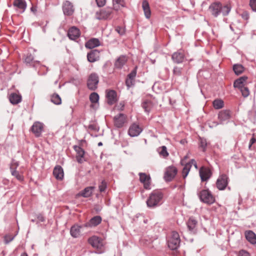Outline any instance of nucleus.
Wrapping results in <instances>:
<instances>
[{"mask_svg": "<svg viewBox=\"0 0 256 256\" xmlns=\"http://www.w3.org/2000/svg\"><path fill=\"white\" fill-rule=\"evenodd\" d=\"M200 146L202 148L203 151H205L208 145L206 139L204 138H200Z\"/></svg>", "mask_w": 256, "mask_h": 256, "instance_id": "obj_45", "label": "nucleus"}, {"mask_svg": "<svg viewBox=\"0 0 256 256\" xmlns=\"http://www.w3.org/2000/svg\"><path fill=\"white\" fill-rule=\"evenodd\" d=\"M113 8L115 10H118L126 6L124 0H112Z\"/></svg>", "mask_w": 256, "mask_h": 256, "instance_id": "obj_34", "label": "nucleus"}, {"mask_svg": "<svg viewBox=\"0 0 256 256\" xmlns=\"http://www.w3.org/2000/svg\"><path fill=\"white\" fill-rule=\"evenodd\" d=\"M106 98L108 103L110 104H113L116 100V93L114 90H110L106 92Z\"/></svg>", "mask_w": 256, "mask_h": 256, "instance_id": "obj_22", "label": "nucleus"}, {"mask_svg": "<svg viewBox=\"0 0 256 256\" xmlns=\"http://www.w3.org/2000/svg\"><path fill=\"white\" fill-rule=\"evenodd\" d=\"M160 154L164 158L168 156V153L167 152V149L166 146H162L161 147V150L160 152Z\"/></svg>", "mask_w": 256, "mask_h": 256, "instance_id": "obj_47", "label": "nucleus"}, {"mask_svg": "<svg viewBox=\"0 0 256 256\" xmlns=\"http://www.w3.org/2000/svg\"><path fill=\"white\" fill-rule=\"evenodd\" d=\"M90 100L92 103H96L99 100V96L96 92H92L90 96Z\"/></svg>", "mask_w": 256, "mask_h": 256, "instance_id": "obj_43", "label": "nucleus"}, {"mask_svg": "<svg viewBox=\"0 0 256 256\" xmlns=\"http://www.w3.org/2000/svg\"><path fill=\"white\" fill-rule=\"evenodd\" d=\"M126 120V116L123 114H120L116 116L114 118V124L117 128H122Z\"/></svg>", "mask_w": 256, "mask_h": 256, "instance_id": "obj_15", "label": "nucleus"}, {"mask_svg": "<svg viewBox=\"0 0 256 256\" xmlns=\"http://www.w3.org/2000/svg\"><path fill=\"white\" fill-rule=\"evenodd\" d=\"M102 145V142H100L98 143V146H101Z\"/></svg>", "mask_w": 256, "mask_h": 256, "instance_id": "obj_63", "label": "nucleus"}, {"mask_svg": "<svg viewBox=\"0 0 256 256\" xmlns=\"http://www.w3.org/2000/svg\"><path fill=\"white\" fill-rule=\"evenodd\" d=\"M188 164H190L191 166L192 164H193L194 166L195 167V168H198L197 164L194 160V159L191 160L190 162H188Z\"/></svg>", "mask_w": 256, "mask_h": 256, "instance_id": "obj_58", "label": "nucleus"}, {"mask_svg": "<svg viewBox=\"0 0 256 256\" xmlns=\"http://www.w3.org/2000/svg\"><path fill=\"white\" fill-rule=\"evenodd\" d=\"M43 128V124L39 122H36L34 123L31 127V130L34 134L36 136L39 137L41 135Z\"/></svg>", "mask_w": 256, "mask_h": 256, "instance_id": "obj_11", "label": "nucleus"}, {"mask_svg": "<svg viewBox=\"0 0 256 256\" xmlns=\"http://www.w3.org/2000/svg\"><path fill=\"white\" fill-rule=\"evenodd\" d=\"M21 256H28V255L24 253V254H22Z\"/></svg>", "mask_w": 256, "mask_h": 256, "instance_id": "obj_64", "label": "nucleus"}, {"mask_svg": "<svg viewBox=\"0 0 256 256\" xmlns=\"http://www.w3.org/2000/svg\"><path fill=\"white\" fill-rule=\"evenodd\" d=\"M13 6L18 12L23 13L26 8V4L24 0H14Z\"/></svg>", "mask_w": 256, "mask_h": 256, "instance_id": "obj_10", "label": "nucleus"}, {"mask_svg": "<svg viewBox=\"0 0 256 256\" xmlns=\"http://www.w3.org/2000/svg\"><path fill=\"white\" fill-rule=\"evenodd\" d=\"M139 176L140 182L144 184V188L147 190L150 189V176H148L145 173L142 172H140Z\"/></svg>", "mask_w": 256, "mask_h": 256, "instance_id": "obj_18", "label": "nucleus"}, {"mask_svg": "<svg viewBox=\"0 0 256 256\" xmlns=\"http://www.w3.org/2000/svg\"><path fill=\"white\" fill-rule=\"evenodd\" d=\"M256 139L254 137H252L250 140V144H249V146H248L250 149V148L256 142Z\"/></svg>", "mask_w": 256, "mask_h": 256, "instance_id": "obj_57", "label": "nucleus"}, {"mask_svg": "<svg viewBox=\"0 0 256 256\" xmlns=\"http://www.w3.org/2000/svg\"><path fill=\"white\" fill-rule=\"evenodd\" d=\"M88 128L92 130H94L95 131H98V128L96 124H90L88 126Z\"/></svg>", "mask_w": 256, "mask_h": 256, "instance_id": "obj_56", "label": "nucleus"}, {"mask_svg": "<svg viewBox=\"0 0 256 256\" xmlns=\"http://www.w3.org/2000/svg\"><path fill=\"white\" fill-rule=\"evenodd\" d=\"M250 6L252 10L256 12V0H250Z\"/></svg>", "mask_w": 256, "mask_h": 256, "instance_id": "obj_48", "label": "nucleus"}, {"mask_svg": "<svg viewBox=\"0 0 256 256\" xmlns=\"http://www.w3.org/2000/svg\"><path fill=\"white\" fill-rule=\"evenodd\" d=\"M10 171L12 174L15 176L17 180H18L19 181L23 180V176L20 174L18 172L16 171V170H13V168H12Z\"/></svg>", "mask_w": 256, "mask_h": 256, "instance_id": "obj_41", "label": "nucleus"}, {"mask_svg": "<svg viewBox=\"0 0 256 256\" xmlns=\"http://www.w3.org/2000/svg\"><path fill=\"white\" fill-rule=\"evenodd\" d=\"M172 58L175 63H182L184 58V53L181 52H175L172 54Z\"/></svg>", "mask_w": 256, "mask_h": 256, "instance_id": "obj_25", "label": "nucleus"}, {"mask_svg": "<svg viewBox=\"0 0 256 256\" xmlns=\"http://www.w3.org/2000/svg\"><path fill=\"white\" fill-rule=\"evenodd\" d=\"M197 221L193 218H190L187 222V226L190 232L192 234H196V232Z\"/></svg>", "mask_w": 256, "mask_h": 256, "instance_id": "obj_27", "label": "nucleus"}, {"mask_svg": "<svg viewBox=\"0 0 256 256\" xmlns=\"http://www.w3.org/2000/svg\"><path fill=\"white\" fill-rule=\"evenodd\" d=\"M233 70L236 75H239L244 72V68L242 64H235L233 66Z\"/></svg>", "mask_w": 256, "mask_h": 256, "instance_id": "obj_38", "label": "nucleus"}, {"mask_svg": "<svg viewBox=\"0 0 256 256\" xmlns=\"http://www.w3.org/2000/svg\"><path fill=\"white\" fill-rule=\"evenodd\" d=\"M177 173V169L174 166H169L166 170L164 178L166 182L171 181Z\"/></svg>", "mask_w": 256, "mask_h": 256, "instance_id": "obj_9", "label": "nucleus"}, {"mask_svg": "<svg viewBox=\"0 0 256 256\" xmlns=\"http://www.w3.org/2000/svg\"><path fill=\"white\" fill-rule=\"evenodd\" d=\"M180 78H181L184 80H187L185 75V70L183 68L175 66L172 70V79L176 82Z\"/></svg>", "mask_w": 256, "mask_h": 256, "instance_id": "obj_5", "label": "nucleus"}, {"mask_svg": "<svg viewBox=\"0 0 256 256\" xmlns=\"http://www.w3.org/2000/svg\"><path fill=\"white\" fill-rule=\"evenodd\" d=\"M106 188L107 184L104 180H102L98 186L99 190L101 192H104Z\"/></svg>", "mask_w": 256, "mask_h": 256, "instance_id": "obj_46", "label": "nucleus"}, {"mask_svg": "<svg viewBox=\"0 0 256 256\" xmlns=\"http://www.w3.org/2000/svg\"><path fill=\"white\" fill-rule=\"evenodd\" d=\"M24 62L26 64L30 66H34L36 63L38 62L36 60H34L33 56L30 54H27L26 56Z\"/></svg>", "mask_w": 256, "mask_h": 256, "instance_id": "obj_36", "label": "nucleus"}, {"mask_svg": "<svg viewBox=\"0 0 256 256\" xmlns=\"http://www.w3.org/2000/svg\"><path fill=\"white\" fill-rule=\"evenodd\" d=\"M200 200L204 203L208 204H212L214 201V196L212 195L210 192L208 190H204L198 194Z\"/></svg>", "mask_w": 256, "mask_h": 256, "instance_id": "obj_4", "label": "nucleus"}, {"mask_svg": "<svg viewBox=\"0 0 256 256\" xmlns=\"http://www.w3.org/2000/svg\"><path fill=\"white\" fill-rule=\"evenodd\" d=\"M38 220L42 222H43L44 221V216L42 215H39L38 216Z\"/></svg>", "mask_w": 256, "mask_h": 256, "instance_id": "obj_61", "label": "nucleus"}, {"mask_svg": "<svg viewBox=\"0 0 256 256\" xmlns=\"http://www.w3.org/2000/svg\"><path fill=\"white\" fill-rule=\"evenodd\" d=\"M242 16L243 18V19H244L245 20H248L249 18V14L246 12H244L242 14Z\"/></svg>", "mask_w": 256, "mask_h": 256, "instance_id": "obj_55", "label": "nucleus"}, {"mask_svg": "<svg viewBox=\"0 0 256 256\" xmlns=\"http://www.w3.org/2000/svg\"><path fill=\"white\" fill-rule=\"evenodd\" d=\"M74 150L76 153V158L77 162L80 164L82 163L84 161H85V160L84 158L85 151L80 146H74Z\"/></svg>", "mask_w": 256, "mask_h": 256, "instance_id": "obj_12", "label": "nucleus"}, {"mask_svg": "<svg viewBox=\"0 0 256 256\" xmlns=\"http://www.w3.org/2000/svg\"><path fill=\"white\" fill-rule=\"evenodd\" d=\"M31 10L33 12H35L36 10V8L33 6H32L30 8Z\"/></svg>", "mask_w": 256, "mask_h": 256, "instance_id": "obj_62", "label": "nucleus"}, {"mask_svg": "<svg viewBox=\"0 0 256 256\" xmlns=\"http://www.w3.org/2000/svg\"><path fill=\"white\" fill-rule=\"evenodd\" d=\"M84 224L79 226L78 224H74L72 226L70 230V234L72 237L74 238H78L80 236V230L84 228Z\"/></svg>", "mask_w": 256, "mask_h": 256, "instance_id": "obj_21", "label": "nucleus"}, {"mask_svg": "<svg viewBox=\"0 0 256 256\" xmlns=\"http://www.w3.org/2000/svg\"><path fill=\"white\" fill-rule=\"evenodd\" d=\"M190 168H191V166L190 165V164H186L185 165L184 167L183 168L182 174V176L184 178H185L186 177V176H188V174L190 172Z\"/></svg>", "mask_w": 256, "mask_h": 256, "instance_id": "obj_42", "label": "nucleus"}, {"mask_svg": "<svg viewBox=\"0 0 256 256\" xmlns=\"http://www.w3.org/2000/svg\"><path fill=\"white\" fill-rule=\"evenodd\" d=\"M134 80L129 78H127L126 80V86L129 88L133 84Z\"/></svg>", "mask_w": 256, "mask_h": 256, "instance_id": "obj_52", "label": "nucleus"}, {"mask_svg": "<svg viewBox=\"0 0 256 256\" xmlns=\"http://www.w3.org/2000/svg\"><path fill=\"white\" fill-rule=\"evenodd\" d=\"M142 8L146 18H150L151 16V11L148 2L147 0H143L142 3Z\"/></svg>", "mask_w": 256, "mask_h": 256, "instance_id": "obj_31", "label": "nucleus"}, {"mask_svg": "<svg viewBox=\"0 0 256 256\" xmlns=\"http://www.w3.org/2000/svg\"><path fill=\"white\" fill-rule=\"evenodd\" d=\"M163 198L162 192L158 190H154L150 194L146 200L148 207L154 208L160 205V201Z\"/></svg>", "mask_w": 256, "mask_h": 256, "instance_id": "obj_2", "label": "nucleus"}, {"mask_svg": "<svg viewBox=\"0 0 256 256\" xmlns=\"http://www.w3.org/2000/svg\"><path fill=\"white\" fill-rule=\"evenodd\" d=\"M62 10L64 15L71 16L74 12V8L71 2L66 1L62 6Z\"/></svg>", "mask_w": 256, "mask_h": 256, "instance_id": "obj_16", "label": "nucleus"}, {"mask_svg": "<svg viewBox=\"0 0 256 256\" xmlns=\"http://www.w3.org/2000/svg\"><path fill=\"white\" fill-rule=\"evenodd\" d=\"M126 60V58L124 56H122L116 60L114 66L116 68H120L125 64Z\"/></svg>", "mask_w": 256, "mask_h": 256, "instance_id": "obj_35", "label": "nucleus"}, {"mask_svg": "<svg viewBox=\"0 0 256 256\" xmlns=\"http://www.w3.org/2000/svg\"><path fill=\"white\" fill-rule=\"evenodd\" d=\"M238 256H250L248 252L246 250H242L239 252Z\"/></svg>", "mask_w": 256, "mask_h": 256, "instance_id": "obj_54", "label": "nucleus"}, {"mask_svg": "<svg viewBox=\"0 0 256 256\" xmlns=\"http://www.w3.org/2000/svg\"><path fill=\"white\" fill-rule=\"evenodd\" d=\"M51 102L55 104H60L62 103L61 98L57 94H54L51 96Z\"/></svg>", "mask_w": 256, "mask_h": 256, "instance_id": "obj_39", "label": "nucleus"}, {"mask_svg": "<svg viewBox=\"0 0 256 256\" xmlns=\"http://www.w3.org/2000/svg\"><path fill=\"white\" fill-rule=\"evenodd\" d=\"M246 239L251 244H256V234L252 230H248L245 232Z\"/></svg>", "mask_w": 256, "mask_h": 256, "instance_id": "obj_32", "label": "nucleus"}, {"mask_svg": "<svg viewBox=\"0 0 256 256\" xmlns=\"http://www.w3.org/2000/svg\"><path fill=\"white\" fill-rule=\"evenodd\" d=\"M100 45V42L98 39L92 38L88 40L85 44V46L90 49L93 48Z\"/></svg>", "mask_w": 256, "mask_h": 256, "instance_id": "obj_29", "label": "nucleus"}, {"mask_svg": "<svg viewBox=\"0 0 256 256\" xmlns=\"http://www.w3.org/2000/svg\"><path fill=\"white\" fill-rule=\"evenodd\" d=\"M13 238H14L13 237L11 238L10 236H5L6 243L8 244V243L10 242H11L13 240Z\"/></svg>", "mask_w": 256, "mask_h": 256, "instance_id": "obj_59", "label": "nucleus"}, {"mask_svg": "<svg viewBox=\"0 0 256 256\" xmlns=\"http://www.w3.org/2000/svg\"><path fill=\"white\" fill-rule=\"evenodd\" d=\"M219 124L218 122H212L211 123L209 124V126L210 128H214L216 126H218Z\"/></svg>", "mask_w": 256, "mask_h": 256, "instance_id": "obj_60", "label": "nucleus"}, {"mask_svg": "<svg viewBox=\"0 0 256 256\" xmlns=\"http://www.w3.org/2000/svg\"><path fill=\"white\" fill-rule=\"evenodd\" d=\"M136 68L134 70H132L130 74H129L128 76V78H130V79H132V80H134V78L136 77Z\"/></svg>", "mask_w": 256, "mask_h": 256, "instance_id": "obj_49", "label": "nucleus"}, {"mask_svg": "<svg viewBox=\"0 0 256 256\" xmlns=\"http://www.w3.org/2000/svg\"><path fill=\"white\" fill-rule=\"evenodd\" d=\"M180 238L178 234L176 232H172L171 236L168 241V246L172 250L177 249L180 244Z\"/></svg>", "mask_w": 256, "mask_h": 256, "instance_id": "obj_3", "label": "nucleus"}, {"mask_svg": "<svg viewBox=\"0 0 256 256\" xmlns=\"http://www.w3.org/2000/svg\"><path fill=\"white\" fill-rule=\"evenodd\" d=\"M10 102L13 104H16L21 102L22 96L16 93H12L9 96Z\"/></svg>", "mask_w": 256, "mask_h": 256, "instance_id": "obj_33", "label": "nucleus"}, {"mask_svg": "<svg viewBox=\"0 0 256 256\" xmlns=\"http://www.w3.org/2000/svg\"><path fill=\"white\" fill-rule=\"evenodd\" d=\"M53 174L56 179L62 180L64 178L63 169L60 166H56L54 169Z\"/></svg>", "mask_w": 256, "mask_h": 256, "instance_id": "obj_26", "label": "nucleus"}, {"mask_svg": "<svg viewBox=\"0 0 256 256\" xmlns=\"http://www.w3.org/2000/svg\"><path fill=\"white\" fill-rule=\"evenodd\" d=\"M230 118V112L228 110H222L219 112L218 115V120L220 124L228 120Z\"/></svg>", "mask_w": 256, "mask_h": 256, "instance_id": "obj_23", "label": "nucleus"}, {"mask_svg": "<svg viewBox=\"0 0 256 256\" xmlns=\"http://www.w3.org/2000/svg\"><path fill=\"white\" fill-rule=\"evenodd\" d=\"M80 30L76 26L70 28L68 32V36L70 39L76 40L80 36Z\"/></svg>", "mask_w": 256, "mask_h": 256, "instance_id": "obj_17", "label": "nucleus"}, {"mask_svg": "<svg viewBox=\"0 0 256 256\" xmlns=\"http://www.w3.org/2000/svg\"><path fill=\"white\" fill-rule=\"evenodd\" d=\"M100 58V52L96 50H92L87 54V58L88 62H94L98 60Z\"/></svg>", "mask_w": 256, "mask_h": 256, "instance_id": "obj_24", "label": "nucleus"}, {"mask_svg": "<svg viewBox=\"0 0 256 256\" xmlns=\"http://www.w3.org/2000/svg\"><path fill=\"white\" fill-rule=\"evenodd\" d=\"M228 177L226 174L220 175L216 182V188L220 190H224L228 184Z\"/></svg>", "mask_w": 256, "mask_h": 256, "instance_id": "obj_8", "label": "nucleus"}, {"mask_svg": "<svg viewBox=\"0 0 256 256\" xmlns=\"http://www.w3.org/2000/svg\"><path fill=\"white\" fill-rule=\"evenodd\" d=\"M112 10L110 8H106L97 12L96 14V18L98 20H106L110 18Z\"/></svg>", "mask_w": 256, "mask_h": 256, "instance_id": "obj_7", "label": "nucleus"}, {"mask_svg": "<svg viewBox=\"0 0 256 256\" xmlns=\"http://www.w3.org/2000/svg\"><path fill=\"white\" fill-rule=\"evenodd\" d=\"M98 82L99 79L97 74L95 73L90 74L87 81L88 88L92 90H95L98 87Z\"/></svg>", "mask_w": 256, "mask_h": 256, "instance_id": "obj_6", "label": "nucleus"}, {"mask_svg": "<svg viewBox=\"0 0 256 256\" xmlns=\"http://www.w3.org/2000/svg\"><path fill=\"white\" fill-rule=\"evenodd\" d=\"M97 5L99 7L103 6L106 3V0H96Z\"/></svg>", "mask_w": 256, "mask_h": 256, "instance_id": "obj_51", "label": "nucleus"}, {"mask_svg": "<svg viewBox=\"0 0 256 256\" xmlns=\"http://www.w3.org/2000/svg\"><path fill=\"white\" fill-rule=\"evenodd\" d=\"M247 80L248 77L246 76H243L238 78L234 82V86L238 88L244 86Z\"/></svg>", "mask_w": 256, "mask_h": 256, "instance_id": "obj_28", "label": "nucleus"}, {"mask_svg": "<svg viewBox=\"0 0 256 256\" xmlns=\"http://www.w3.org/2000/svg\"><path fill=\"white\" fill-rule=\"evenodd\" d=\"M213 106L216 109H220L224 106V102L220 99L215 100L213 102Z\"/></svg>", "mask_w": 256, "mask_h": 256, "instance_id": "obj_40", "label": "nucleus"}, {"mask_svg": "<svg viewBox=\"0 0 256 256\" xmlns=\"http://www.w3.org/2000/svg\"><path fill=\"white\" fill-rule=\"evenodd\" d=\"M102 220L100 216H97L92 218L89 222L84 224L85 228H92L97 226Z\"/></svg>", "mask_w": 256, "mask_h": 256, "instance_id": "obj_20", "label": "nucleus"}, {"mask_svg": "<svg viewBox=\"0 0 256 256\" xmlns=\"http://www.w3.org/2000/svg\"><path fill=\"white\" fill-rule=\"evenodd\" d=\"M19 166V163L18 162H16V161H15L14 160H13L12 161V162L11 164V166H10V170H12V168H13V170H16V168H17V167Z\"/></svg>", "mask_w": 256, "mask_h": 256, "instance_id": "obj_50", "label": "nucleus"}, {"mask_svg": "<svg viewBox=\"0 0 256 256\" xmlns=\"http://www.w3.org/2000/svg\"><path fill=\"white\" fill-rule=\"evenodd\" d=\"M142 130V128L138 124L134 123L130 126L128 133L130 136L134 137L138 136Z\"/></svg>", "mask_w": 256, "mask_h": 256, "instance_id": "obj_13", "label": "nucleus"}, {"mask_svg": "<svg viewBox=\"0 0 256 256\" xmlns=\"http://www.w3.org/2000/svg\"><path fill=\"white\" fill-rule=\"evenodd\" d=\"M231 10V8L228 5L222 6L220 2L212 3L208 8L210 14L214 17H217L220 13L223 16H227Z\"/></svg>", "mask_w": 256, "mask_h": 256, "instance_id": "obj_1", "label": "nucleus"}, {"mask_svg": "<svg viewBox=\"0 0 256 256\" xmlns=\"http://www.w3.org/2000/svg\"><path fill=\"white\" fill-rule=\"evenodd\" d=\"M211 170L209 168L206 167H202L200 170V175L202 181L208 180L212 176Z\"/></svg>", "mask_w": 256, "mask_h": 256, "instance_id": "obj_14", "label": "nucleus"}, {"mask_svg": "<svg viewBox=\"0 0 256 256\" xmlns=\"http://www.w3.org/2000/svg\"><path fill=\"white\" fill-rule=\"evenodd\" d=\"M88 242L93 248H100L102 246L101 239L96 236L90 238Z\"/></svg>", "mask_w": 256, "mask_h": 256, "instance_id": "obj_19", "label": "nucleus"}, {"mask_svg": "<svg viewBox=\"0 0 256 256\" xmlns=\"http://www.w3.org/2000/svg\"><path fill=\"white\" fill-rule=\"evenodd\" d=\"M152 106V103L150 100H146L142 103V107L147 112H150Z\"/></svg>", "mask_w": 256, "mask_h": 256, "instance_id": "obj_37", "label": "nucleus"}, {"mask_svg": "<svg viewBox=\"0 0 256 256\" xmlns=\"http://www.w3.org/2000/svg\"><path fill=\"white\" fill-rule=\"evenodd\" d=\"M239 89L244 97L246 98L250 94V91L248 87L244 86Z\"/></svg>", "mask_w": 256, "mask_h": 256, "instance_id": "obj_44", "label": "nucleus"}, {"mask_svg": "<svg viewBox=\"0 0 256 256\" xmlns=\"http://www.w3.org/2000/svg\"><path fill=\"white\" fill-rule=\"evenodd\" d=\"M116 30L120 35H122L124 33V29L120 26H117L116 28Z\"/></svg>", "mask_w": 256, "mask_h": 256, "instance_id": "obj_53", "label": "nucleus"}, {"mask_svg": "<svg viewBox=\"0 0 256 256\" xmlns=\"http://www.w3.org/2000/svg\"><path fill=\"white\" fill-rule=\"evenodd\" d=\"M94 188V186H88L84 190H82L78 194V195L84 198H88L92 196V192Z\"/></svg>", "mask_w": 256, "mask_h": 256, "instance_id": "obj_30", "label": "nucleus"}]
</instances>
